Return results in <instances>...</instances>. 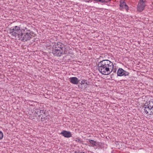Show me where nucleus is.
<instances>
[{"mask_svg":"<svg viewBox=\"0 0 153 153\" xmlns=\"http://www.w3.org/2000/svg\"><path fill=\"white\" fill-rule=\"evenodd\" d=\"M97 65L98 71L102 75H108L113 69V63L108 60L105 59L100 61Z\"/></svg>","mask_w":153,"mask_h":153,"instance_id":"2","label":"nucleus"},{"mask_svg":"<svg viewBox=\"0 0 153 153\" xmlns=\"http://www.w3.org/2000/svg\"><path fill=\"white\" fill-rule=\"evenodd\" d=\"M87 2H88L89 1H87Z\"/></svg>","mask_w":153,"mask_h":153,"instance_id":"27","label":"nucleus"},{"mask_svg":"<svg viewBox=\"0 0 153 153\" xmlns=\"http://www.w3.org/2000/svg\"><path fill=\"white\" fill-rule=\"evenodd\" d=\"M86 80H85V79H84V80H82V81H81V83L80 84H81V85L84 84H86L87 85H88L89 84L87 82H86Z\"/></svg>","mask_w":153,"mask_h":153,"instance_id":"16","label":"nucleus"},{"mask_svg":"<svg viewBox=\"0 0 153 153\" xmlns=\"http://www.w3.org/2000/svg\"><path fill=\"white\" fill-rule=\"evenodd\" d=\"M120 7L122 8H125L127 10H128V6L124 2H120Z\"/></svg>","mask_w":153,"mask_h":153,"instance_id":"13","label":"nucleus"},{"mask_svg":"<svg viewBox=\"0 0 153 153\" xmlns=\"http://www.w3.org/2000/svg\"><path fill=\"white\" fill-rule=\"evenodd\" d=\"M78 87H79V88H82V85H81V84H80L79 85H78Z\"/></svg>","mask_w":153,"mask_h":153,"instance_id":"19","label":"nucleus"},{"mask_svg":"<svg viewBox=\"0 0 153 153\" xmlns=\"http://www.w3.org/2000/svg\"><path fill=\"white\" fill-rule=\"evenodd\" d=\"M3 137V133L2 131H0V140Z\"/></svg>","mask_w":153,"mask_h":153,"instance_id":"17","label":"nucleus"},{"mask_svg":"<svg viewBox=\"0 0 153 153\" xmlns=\"http://www.w3.org/2000/svg\"><path fill=\"white\" fill-rule=\"evenodd\" d=\"M69 80L71 83L75 85L77 84L79 81V80L76 77H71L69 78Z\"/></svg>","mask_w":153,"mask_h":153,"instance_id":"10","label":"nucleus"},{"mask_svg":"<svg viewBox=\"0 0 153 153\" xmlns=\"http://www.w3.org/2000/svg\"><path fill=\"white\" fill-rule=\"evenodd\" d=\"M31 31L27 28L20 29L19 27L15 26L10 28V34L11 38L16 39L17 36L19 40L25 42L30 40L32 37Z\"/></svg>","mask_w":153,"mask_h":153,"instance_id":"1","label":"nucleus"},{"mask_svg":"<svg viewBox=\"0 0 153 153\" xmlns=\"http://www.w3.org/2000/svg\"><path fill=\"white\" fill-rule=\"evenodd\" d=\"M36 109L34 108L33 109V111H32V113L33 115V116L34 117H36V119L38 121H39L41 119V117L42 116L40 115V114L38 113H35L36 111Z\"/></svg>","mask_w":153,"mask_h":153,"instance_id":"8","label":"nucleus"},{"mask_svg":"<svg viewBox=\"0 0 153 153\" xmlns=\"http://www.w3.org/2000/svg\"><path fill=\"white\" fill-rule=\"evenodd\" d=\"M35 119V118H33V119Z\"/></svg>","mask_w":153,"mask_h":153,"instance_id":"28","label":"nucleus"},{"mask_svg":"<svg viewBox=\"0 0 153 153\" xmlns=\"http://www.w3.org/2000/svg\"><path fill=\"white\" fill-rule=\"evenodd\" d=\"M60 134L66 138H68L72 136V134L71 132L66 130L62 131Z\"/></svg>","mask_w":153,"mask_h":153,"instance_id":"9","label":"nucleus"},{"mask_svg":"<svg viewBox=\"0 0 153 153\" xmlns=\"http://www.w3.org/2000/svg\"><path fill=\"white\" fill-rule=\"evenodd\" d=\"M13 23H14V22H15V21H14L13 22Z\"/></svg>","mask_w":153,"mask_h":153,"instance_id":"26","label":"nucleus"},{"mask_svg":"<svg viewBox=\"0 0 153 153\" xmlns=\"http://www.w3.org/2000/svg\"><path fill=\"white\" fill-rule=\"evenodd\" d=\"M146 6L145 2L139 1L137 5V10L140 12L143 10Z\"/></svg>","mask_w":153,"mask_h":153,"instance_id":"7","label":"nucleus"},{"mask_svg":"<svg viewBox=\"0 0 153 153\" xmlns=\"http://www.w3.org/2000/svg\"><path fill=\"white\" fill-rule=\"evenodd\" d=\"M12 24V23H10V25H11Z\"/></svg>","mask_w":153,"mask_h":153,"instance_id":"25","label":"nucleus"},{"mask_svg":"<svg viewBox=\"0 0 153 153\" xmlns=\"http://www.w3.org/2000/svg\"><path fill=\"white\" fill-rule=\"evenodd\" d=\"M117 76H123L122 80L127 81L131 80V76H130V73L123 69L122 68H119L117 72Z\"/></svg>","mask_w":153,"mask_h":153,"instance_id":"4","label":"nucleus"},{"mask_svg":"<svg viewBox=\"0 0 153 153\" xmlns=\"http://www.w3.org/2000/svg\"><path fill=\"white\" fill-rule=\"evenodd\" d=\"M35 113H38L40 114V115L42 116H44V115L46 114L47 113L45 112V111L44 110H40L39 109L37 108L36 109V111Z\"/></svg>","mask_w":153,"mask_h":153,"instance_id":"11","label":"nucleus"},{"mask_svg":"<svg viewBox=\"0 0 153 153\" xmlns=\"http://www.w3.org/2000/svg\"><path fill=\"white\" fill-rule=\"evenodd\" d=\"M110 1L109 0H100L99 1L101 3H108Z\"/></svg>","mask_w":153,"mask_h":153,"instance_id":"15","label":"nucleus"},{"mask_svg":"<svg viewBox=\"0 0 153 153\" xmlns=\"http://www.w3.org/2000/svg\"><path fill=\"white\" fill-rule=\"evenodd\" d=\"M89 142L92 144L94 146H96V141L92 140H88Z\"/></svg>","mask_w":153,"mask_h":153,"instance_id":"14","label":"nucleus"},{"mask_svg":"<svg viewBox=\"0 0 153 153\" xmlns=\"http://www.w3.org/2000/svg\"><path fill=\"white\" fill-rule=\"evenodd\" d=\"M116 69L115 68L114 69H113V71H113V72L115 73L116 72Z\"/></svg>","mask_w":153,"mask_h":153,"instance_id":"21","label":"nucleus"},{"mask_svg":"<svg viewBox=\"0 0 153 153\" xmlns=\"http://www.w3.org/2000/svg\"><path fill=\"white\" fill-rule=\"evenodd\" d=\"M52 53L54 56H60L63 54V52L58 49L52 48Z\"/></svg>","mask_w":153,"mask_h":153,"instance_id":"6","label":"nucleus"},{"mask_svg":"<svg viewBox=\"0 0 153 153\" xmlns=\"http://www.w3.org/2000/svg\"><path fill=\"white\" fill-rule=\"evenodd\" d=\"M144 111L149 115H153V100L147 101L143 107Z\"/></svg>","mask_w":153,"mask_h":153,"instance_id":"3","label":"nucleus"},{"mask_svg":"<svg viewBox=\"0 0 153 153\" xmlns=\"http://www.w3.org/2000/svg\"><path fill=\"white\" fill-rule=\"evenodd\" d=\"M146 0H140L139 1H140L141 2H145Z\"/></svg>","mask_w":153,"mask_h":153,"instance_id":"20","label":"nucleus"},{"mask_svg":"<svg viewBox=\"0 0 153 153\" xmlns=\"http://www.w3.org/2000/svg\"><path fill=\"white\" fill-rule=\"evenodd\" d=\"M80 153H85V152H80Z\"/></svg>","mask_w":153,"mask_h":153,"instance_id":"24","label":"nucleus"},{"mask_svg":"<svg viewBox=\"0 0 153 153\" xmlns=\"http://www.w3.org/2000/svg\"><path fill=\"white\" fill-rule=\"evenodd\" d=\"M11 71L12 72H13V69L12 68H11V69H10V71Z\"/></svg>","mask_w":153,"mask_h":153,"instance_id":"23","label":"nucleus"},{"mask_svg":"<svg viewBox=\"0 0 153 153\" xmlns=\"http://www.w3.org/2000/svg\"><path fill=\"white\" fill-rule=\"evenodd\" d=\"M49 119V118L48 117V115L47 113L44 115V116H42L41 117L40 120L42 122H46L47 121H48Z\"/></svg>","mask_w":153,"mask_h":153,"instance_id":"12","label":"nucleus"},{"mask_svg":"<svg viewBox=\"0 0 153 153\" xmlns=\"http://www.w3.org/2000/svg\"><path fill=\"white\" fill-rule=\"evenodd\" d=\"M76 141L78 142L79 143H81L82 141L80 140L79 139L76 138V140H75Z\"/></svg>","mask_w":153,"mask_h":153,"instance_id":"18","label":"nucleus"},{"mask_svg":"<svg viewBox=\"0 0 153 153\" xmlns=\"http://www.w3.org/2000/svg\"><path fill=\"white\" fill-rule=\"evenodd\" d=\"M93 0L96 2H99L100 0Z\"/></svg>","mask_w":153,"mask_h":153,"instance_id":"22","label":"nucleus"},{"mask_svg":"<svg viewBox=\"0 0 153 153\" xmlns=\"http://www.w3.org/2000/svg\"><path fill=\"white\" fill-rule=\"evenodd\" d=\"M65 47L64 45L61 42H58L57 44H55L53 46V49L60 50L63 52V48Z\"/></svg>","mask_w":153,"mask_h":153,"instance_id":"5","label":"nucleus"}]
</instances>
